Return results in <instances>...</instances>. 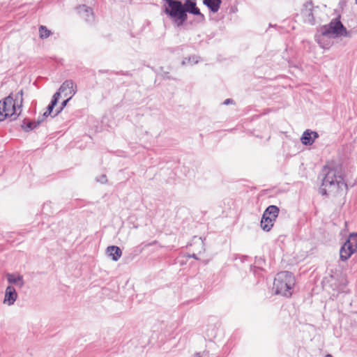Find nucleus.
Listing matches in <instances>:
<instances>
[{
	"label": "nucleus",
	"mask_w": 357,
	"mask_h": 357,
	"mask_svg": "<svg viewBox=\"0 0 357 357\" xmlns=\"http://www.w3.org/2000/svg\"><path fill=\"white\" fill-rule=\"evenodd\" d=\"M318 137L319 135L317 132L306 130L303 133L301 141L304 145H312Z\"/></svg>",
	"instance_id": "10"
},
{
	"label": "nucleus",
	"mask_w": 357,
	"mask_h": 357,
	"mask_svg": "<svg viewBox=\"0 0 357 357\" xmlns=\"http://www.w3.org/2000/svg\"><path fill=\"white\" fill-rule=\"evenodd\" d=\"M72 98V97L69 96L66 100H64L62 104H61V106L60 107V109L56 112V114H54V116L57 115L59 113H60L63 109L66 106L68 102Z\"/></svg>",
	"instance_id": "19"
},
{
	"label": "nucleus",
	"mask_w": 357,
	"mask_h": 357,
	"mask_svg": "<svg viewBox=\"0 0 357 357\" xmlns=\"http://www.w3.org/2000/svg\"><path fill=\"white\" fill-rule=\"evenodd\" d=\"M56 104L54 102H51L50 104L48 105L47 108V111L48 112V114H51L53 111L54 107H55Z\"/></svg>",
	"instance_id": "22"
},
{
	"label": "nucleus",
	"mask_w": 357,
	"mask_h": 357,
	"mask_svg": "<svg viewBox=\"0 0 357 357\" xmlns=\"http://www.w3.org/2000/svg\"><path fill=\"white\" fill-rule=\"evenodd\" d=\"M203 3L213 13H216L220 8L221 0H203Z\"/></svg>",
	"instance_id": "14"
},
{
	"label": "nucleus",
	"mask_w": 357,
	"mask_h": 357,
	"mask_svg": "<svg viewBox=\"0 0 357 357\" xmlns=\"http://www.w3.org/2000/svg\"><path fill=\"white\" fill-rule=\"evenodd\" d=\"M17 298V294L15 289L12 286H8L6 289L3 303L7 305H12Z\"/></svg>",
	"instance_id": "9"
},
{
	"label": "nucleus",
	"mask_w": 357,
	"mask_h": 357,
	"mask_svg": "<svg viewBox=\"0 0 357 357\" xmlns=\"http://www.w3.org/2000/svg\"><path fill=\"white\" fill-rule=\"evenodd\" d=\"M6 278L8 282L11 284H15L19 287L24 286L23 278L20 275L7 273Z\"/></svg>",
	"instance_id": "12"
},
{
	"label": "nucleus",
	"mask_w": 357,
	"mask_h": 357,
	"mask_svg": "<svg viewBox=\"0 0 357 357\" xmlns=\"http://www.w3.org/2000/svg\"><path fill=\"white\" fill-rule=\"evenodd\" d=\"M198 62H199L198 56H190L188 58H185V59H183L182 61V65H187V64L193 65V64L197 63Z\"/></svg>",
	"instance_id": "18"
},
{
	"label": "nucleus",
	"mask_w": 357,
	"mask_h": 357,
	"mask_svg": "<svg viewBox=\"0 0 357 357\" xmlns=\"http://www.w3.org/2000/svg\"><path fill=\"white\" fill-rule=\"evenodd\" d=\"M357 251V233L349 234L347 240L341 247L340 257L341 260H347L354 252Z\"/></svg>",
	"instance_id": "6"
},
{
	"label": "nucleus",
	"mask_w": 357,
	"mask_h": 357,
	"mask_svg": "<svg viewBox=\"0 0 357 357\" xmlns=\"http://www.w3.org/2000/svg\"><path fill=\"white\" fill-rule=\"evenodd\" d=\"M49 115H50V114H48V112L46 111L43 113V117H47Z\"/></svg>",
	"instance_id": "26"
},
{
	"label": "nucleus",
	"mask_w": 357,
	"mask_h": 357,
	"mask_svg": "<svg viewBox=\"0 0 357 357\" xmlns=\"http://www.w3.org/2000/svg\"><path fill=\"white\" fill-rule=\"evenodd\" d=\"M279 213V208L274 205L269 206L264 212L261 220V227L263 230L268 231L273 226V221L275 220Z\"/></svg>",
	"instance_id": "7"
},
{
	"label": "nucleus",
	"mask_w": 357,
	"mask_h": 357,
	"mask_svg": "<svg viewBox=\"0 0 357 357\" xmlns=\"http://www.w3.org/2000/svg\"><path fill=\"white\" fill-rule=\"evenodd\" d=\"M324 357H333L331 354H326Z\"/></svg>",
	"instance_id": "27"
},
{
	"label": "nucleus",
	"mask_w": 357,
	"mask_h": 357,
	"mask_svg": "<svg viewBox=\"0 0 357 357\" xmlns=\"http://www.w3.org/2000/svg\"><path fill=\"white\" fill-rule=\"evenodd\" d=\"M301 14L305 22H307L312 24L314 23V16L311 8H307L306 6L305 8L302 10Z\"/></svg>",
	"instance_id": "15"
},
{
	"label": "nucleus",
	"mask_w": 357,
	"mask_h": 357,
	"mask_svg": "<svg viewBox=\"0 0 357 357\" xmlns=\"http://www.w3.org/2000/svg\"><path fill=\"white\" fill-rule=\"evenodd\" d=\"M321 32L323 37L333 38H351L354 33L353 31H347L338 17L333 19L328 24L322 26Z\"/></svg>",
	"instance_id": "4"
},
{
	"label": "nucleus",
	"mask_w": 357,
	"mask_h": 357,
	"mask_svg": "<svg viewBox=\"0 0 357 357\" xmlns=\"http://www.w3.org/2000/svg\"><path fill=\"white\" fill-rule=\"evenodd\" d=\"M354 144H355V146H357V139H355V141H354Z\"/></svg>",
	"instance_id": "29"
},
{
	"label": "nucleus",
	"mask_w": 357,
	"mask_h": 357,
	"mask_svg": "<svg viewBox=\"0 0 357 357\" xmlns=\"http://www.w3.org/2000/svg\"><path fill=\"white\" fill-rule=\"evenodd\" d=\"M52 32L45 26L41 25L39 27V34L41 39L48 38L51 35Z\"/></svg>",
	"instance_id": "17"
},
{
	"label": "nucleus",
	"mask_w": 357,
	"mask_h": 357,
	"mask_svg": "<svg viewBox=\"0 0 357 357\" xmlns=\"http://www.w3.org/2000/svg\"><path fill=\"white\" fill-rule=\"evenodd\" d=\"M164 1L168 5V7L165 9V13L173 20L177 26H182L187 20V13L199 15L202 20H204V15L197 7L195 0H185L183 3L181 1Z\"/></svg>",
	"instance_id": "2"
},
{
	"label": "nucleus",
	"mask_w": 357,
	"mask_h": 357,
	"mask_svg": "<svg viewBox=\"0 0 357 357\" xmlns=\"http://www.w3.org/2000/svg\"><path fill=\"white\" fill-rule=\"evenodd\" d=\"M356 4H357V0H356Z\"/></svg>",
	"instance_id": "30"
},
{
	"label": "nucleus",
	"mask_w": 357,
	"mask_h": 357,
	"mask_svg": "<svg viewBox=\"0 0 357 357\" xmlns=\"http://www.w3.org/2000/svg\"><path fill=\"white\" fill-rule=\"evenodd\" d=\"M77 9L82 17L86 22H91L93 21V14L91 8L85 5H81Z\"/></svg>",
	"instance_id": "11"
},
{
	"label": "nucleus",
	"mask_w": 357,
	"mask_h": 357,
	"mask_svg": "<svg viewBox=\"0 0 357 357\" xmlns=\"http://www.w3.org/2000/svg\"><path fill=\"white\" fill-rule=\"evenodd\" d=\"M61 93L62 92H60L59 90V91L56 92L54 94L51 102H54V103L56 105Z\"/></svg>",
	"instance_id": "21"
},
{
	"label": "nucleus",
	"mask_w": 357,
	"mask_h": 357,
	"mask_svg": "<svg viewBox=\"0 0 357 357\" xmlns=\"http://www.w3.org/2000/svg\"><path fill=\"white\" fill-rule=\"evenodd\" d=\"M43 121V119L40 120L38 119L37 121H29L27 123H24L22 127L26 132H29L36 128Z\"/></svg>",
	"instance_id": "16"
},
{
	"label": "nucleus",
	"mask_w": 357,
	"mask_h": 357,
	"mask_svg": "<svg viewBox=\"0 0 357 357\" xmlns=\"http://www.w3.org/2000/svg\"><path fill=\"white\" fill-rule=\"evenodd\" d=\"M107 254L109 257H110L114 261H117L122 255L121 250L115 245L109 246L107 248Z\"/></svg>",
	"instance_id": "13"
},
{
	"label": "nucleus",
	"mask_w": 357,
	"mask_h": 357,
	"mask_svg": "<svg viewBox=\"0 0 357 357\" xmlns=\"http://www.w3.org/2000/svg\"><path fill=\"white\" fill-rule=\"evenodd\" d=\"M192 257H193V258H195V259H197V257L196 255H195V254H193V255H192Z\"/></svg>",
	"instance_id": "28"
},
{
	"label": "nucleus",
	"mask_w": 357,
	"mask_h": 357,
	"mask_svg": "<svg viewBox=\"0 0 357 357\" xmlns=\"http://www.w3.org/2000/svg\"><path fill=\"white\" fill-rule=\"evenodd\" d=\"M206 353L205 351L203 352H197L195 354L193 357H203Z\"/></svg>",
	"instance_id": "24"
},
{
	"label": "nucleus",
	"mask_w": 357,
	"mask_h": 357,
	"mask_svg": "<svg viewBox=\"0 0 357 357\" xmlns=\"http://www.w3.org/2000/svg\"><path fill=\"white\" fill-rule=\"evenodd\" d=\"M59 91L62 92L65 96L73 97L77 92V86L72 80H66L61 85Z\"/></svg>",
	"instance_id": "8"
},
{
	"label": "nucleus",
	"mask_w": 357,
	"mask_h": 357,
	"mask_svg": "<svg viewBox=\"0 0 357 357\" xmlns=\"http://www.w3.org/2000/svg\"><path fill=\"white\" fill-rule=\"evenodd\" d=\"M295 284V279L291 273L282 271L277 274L273 283L276 294L289 297L291 295V289Z\"/></svg>",
	"instance_id": "3"
},
{
	"label": "nucleus",
	"mask_w": 357,
	"mask_h": 357,
	"mask_svg": "<svg viewBox=\"0 0 357 357\" xmlns=\"http://www.w3.org/2000/svg\"><path fill=\"white\" fill-rule=\"evenodd\" d=\"M322 173L324 177L319 188L321 195H337L347 190V185L343 178L342 166L327 165L324 167Z\"/></svg>",
	"instance_id": "1"
},
{
	"label": "nucleus",
	"mask_w": 357,
	"mask_h": 357,
	"mask_svg": "<svg viewBox=\"0 0 357 357\" xmlns=\"http://www.w3.org/2000/svg\"><path fill=\"white\" fill-rule=\"evenodd\" d=\"M22 102L23 91L20 90L16 93L15 99L10 95L0 101V105L2 107L1 112L8 113V117L15 119L20 114L21 110L19 112L17 110L22 107Z\"/></svg>",
	"instance_id": "5"
},
{
	"label": "nucleus",
	"mask_w": 357,
	"mask_h": 357,
	"mask_svg": "<svg viewBox=\"0 0 357 357\" xmlns=\"http://www.w3.org/2000/svg\"><path fill=\"white\" fill-rule=\"evenodd\" d=\"M233 102V100L228 98L224 101V105H229Z\"/></svg>",
	"instance_id": "25"
},
{
	"label": "nucleus",
	"mask_w": 357,
	"mask_h": 357,
	"mask_svg": "<svg viewBox=\"0 0 357 357\" xmlns=\"http://www.w3.org/2000/svg\"><path fill=\"white\" fill-rule=\"evenodd\" d=\"M2 107L0 105V121L4 120L8 118V113L1 112Z\"/></svg>",
	"instance_id": "23"
},
{
	"label": "nucleus",
	"mask_w": 357,
	"mask_h": 357,
	"mask_svg": "<svg viewBox=\"0 0 357 357\" xmlns=\"http://www.w3.org/2000/svg\"><path fill=\"white\" fill-rule=\"evenodd\" d=\"M96 181L100 183H105L107 181L105 174H102L96 178Z\"/></svg>",
	"instance_id": "20"
}]
</instances>
